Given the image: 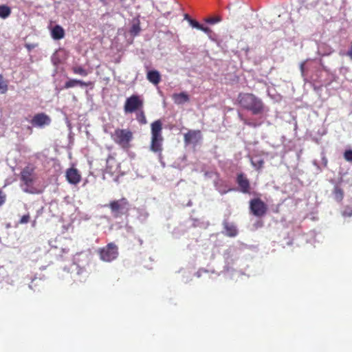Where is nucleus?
Returning a JSON list of instances; mask_svg holds the SVG:
<instances>
[{"mask_svg":"<svg viewBox=\"0 0 352 352\" xmlns=\"http://www.w3.org/2000/svg\"><path fill=\"white\" fill-rule=\"evenodd\" d=\"M237 100L240 107L250 111L254 115L262 114L265 111L263 102L254 94L241 92L238 95Z\"/></svg>","mask_w":352,"mask_h":352,"instance_id":"1","label":"nucleus"},{"mask_svg":"<svg viewBox=\"0 0 352 352\" xmlns=\"http://www.w3.org/2000/svg\"><path fill=\"white\" fill-rule=\"evenodd\" d=\"M162 130L163 123L160 119L151 123L150 150L153 153H161L162 152L164 141Z\"/></svg>","mask_w":352,"mask_h":352,"instance_id":"2","label":"nucleus"},{"mask_svg":"<svg viewBox=\"0 0 352 352\" xmlns=\"http://www.w3.org/2000/svg\"><path fill=\"white\" fill-rule=\"evenodd\" d=\"M110 137L116 144L122 149H129L133 140V133L129 129L117 128L110 134Z\"/></svg>","mask_w":352,"mask_h":352,"instance_id":"3","label":"nucleus"},{"mask_svg":"<svg viewBox=\"0 0 352 352\" xmlns=\"http://www.w3.org/2000/svg\"><path fill=\"white\" fill-rule=\"evenodd\" d=\"M23 184L25 186L24 190L26 192L31 193L41 192L38 176L34 172V165L28 164L23 169Z\"/></svg>","mask_w":352,"mask_h":352,"instance_id":"4","label":"nucleus"},{"mask_svg":"<svg viewBox=\"0 0 352 352\" xmlns=\"http://www.w3.org/2000/svg\"><path fill=\"white\" fill-rule=\"evenodd\" d=\"M107 206L114 218H120L123 215L128 216L129 214L131 205L126 198L122 197L112 200Z\"/></svg>","mask_w":352,"mask_h":352,"instance_id":"5","label":"nucleus"},{"mask_svg":"<svg viewBox=\"0 0 352 352\" xmlns=\"http://www.w3.org/2000/svg\"><path fill=\"white\" fill-rule=\"evenodd\" d=\"M144 107V100L140 96L133 94L125 100L124 111L125 113H135L140 108Z\"/></svg>","mask_w":352,"mask_h":352,"instance_id":"6","label":"nucleus"},{"mask_svg":"<svg viewBox=\"0 0 352 352\" xmlns=\"http://www.w3.org/2000/svg\"><path fill=\"white\" fill-rule=\"evenodd\" d=\"M249 208L251 213L256 217H262L268 210L267 205L260 198L250 199Z\"/></svg>","mask_w":352,"mask_h":352,"instance_id":"7","label":"nucleus"},{"mask_svg":"<svg viewBox=\"0 0 352 352\" xmlns=\"http://www.w3.org/2000/svg\"><path fill=\"white\" fill-rule=\"evenodd\" d=\"M99 254L101 260L109 262L117 258L118 256V249L116 245L109 243L99 250Z\"/></svg>","mask_w":352,"mask_h":352,"instance_id":"8","label":"nucleus"},{"mask_svg":"<svg viewBox=\"0 0 352 352\" xmlns=\"http://www.w3.org/2000/svg\"><path fill=\"white\" fill-rule=\"evenodd\" d=\"M51 118L50 116L44 113L35 114L30 120V123L34 126L43 127L50 125Z\"/></svg>","mask_w":352,"mask_h":352,"instance_id":"9","label":"nucleus"},{"mask_svg":"<svg viewBox=\"0 0 352 352\" xmlns=\"http://www.w3.org/2000/svg\"><path fill=\"white\" fill-rule=\"evenodd\" d=\"M236 183L239 186V190L243 193L250 192V179H248L247 176L244 173H240L237 175L236 179Z\"/></svg>","mask_w":352,"mask_h":352,"instance_id":"10","label":"nucleus"},{"mask_svg":"<svg viewBox=\"0 0 352 352\" xmlns=\"http://www.w3.org/2000/svg\"><path fill=\"white\" fill-rule=\"evenodd\" d=\"M201 138V132L200 130H189L188 133H185L184 135V140L186 145L190 144V143L197 144Z\"/></svg>","mask_w":352,"mask_h":352,"instance_id":"11","label":"nucleus"},{"mask_svg":"<svg viewBox=\"0 0 352 352\" xmlns=\"http://www.w3.org/2000/svg\"><path fill=\"white\" fill-rule=\"evenodd\" d=\"M120 164L116 161V157L110 154L106 160V172L109 173L111 175L118 173Z\"/></svg>","mask_w":352,"mask_h":352,"instance_id":"12","label":"nucleus"},{"mask_svg":"<svg viewBox=\"0 0 352 352\" xmlns=\"http://www.w3.org/2000/svg\"><path fill=\"white\" fill-rule=\"evenodd\" d=\"M66 179L69 183L72 184H77L81 180V176L76 168H70L66 171Z\"/></svg>","mask_w":352,"mask_h":352,"instance_id":"13","label":"nucleus"},{"mask_svg":"<svg viewBox=\"0 0 352 352\" xmlns=\"http://www.w3.org/2000/svg\"><path fill=\"white\" fill-rule=\"evenodd\" d=\"M94 85L92 81H83L78 79H70L65 82L64 87L66 89L80 85V87H92Z\"/></svg>","mask_w":352,"mask_h":352,"instance_id":"14","label":"nucleus"},{"mask_svg":"<svg viewBox=\"0 0 352 352\" xmlns=\"http://www.w3.org/2000/svg\"><path fill=\"white\" fill-rule=\"evenodd\" d=\"M65 32L62 26L56 25L51 30V36L54 39H60L64 38Z\"/></svg>","mask_w":352,"mask_h":352,"instance_id":"15","label":"nucleus"},{"mask_svg":"<svg viewBox=\"0 0 352 352\" xmlns=\"http://www.w3.org/2000/svg\"><path fill=\"white\" fill-rule=\"evenodd\" d=\"M147 79L151 83L157 85L161 80L160 73L156 70H152L147 72Z\"/></svg>","mask_w":352,"mask_h":352,"instance_id":"16","label":"nucleus"},{"mask_svg":"<svg viewBox=\"0 0 352 352\" xmlns=\"http://www.w3.org/2000/svg\"><path fill=\"white\" fill-rule=\"evenodd\" d=\"M224 229L226 230V234L227 236L235 237L238 234L236 226L230 224V223L225 222L223 224Z\"/></svg>","mask_w":352,"mask_h":352,"instance_id":"17","label":"nucleus"},{"mask_svg":"<svg viewBox=\"0 0 352 352\" xmlns=\"http://www.w3.org/2000/svg\"><path fill=\"white\" fill-rule=\"evenodd\" d=\"M12 160L11 155L8 158V163L10 168L12 169V170L14 172V174L16 175L21 180H22V168L21 166V161H19L18 163H16L14 166L12 164Z\"/></svg>","mask_w":352,"mask_h":352,"instance_id":"18","label":"nucleus"},{"mask_svg":"<svg viewBox=\"0 0 352 352\" xmlns=\"http://www.w3.org/2000/svg\"><path fill=\"white\" fill-rule=\"evenodd\" d=\"M173 100L176 104H183L189 101V96L186 92L173 94Z\"/></svg>","mask_w":352,"mask_h":352,"instance_id":"19","label":"nucleus"},{"mask_svg":"<svg viewBox=\"0 0 352 352\" xmlns=\"http://www.w3.org/2000/svg\"><path fill=\"white\" fill-rule=\"evenodd\" d=\"M135 114V119L140 125H145L148 122L146 118L145 111L143 109H138Z\"/></svg>","mask_w":352,"mask_h":352,"instance_id":"20","label":"nucleus"},{"mask_svg":"<svg viewBox=\"0 0 352 352\" xmlns=\"http://www.w3.org/2000/svg\"><path fill=\"white\" fill-rule=\"evenodd\" d=\"M333 194L338 202H341L344 197V191L338 186H334Z\"/></svg>","mask_w":352,"mask_h":352,"instance_id":"21","label":"nucleus"},{"mask_svg":"<svg viewBox=\"0 0 352 352\" xmlns=\"http://www.w3.org/2000/svg\"><path fill=\"white\" fill-rule=\"evenodd\" d=\"M72 71L76 74V75H80L82 76H88V72L87 70H85V68L81 67V65H76L75 67H73L72 68Z\"/></svg>","mask_w":352,"mask_h":352,"instance_id":"22","label":"nucleus"},{"mask_svg":"<svg viewBox=\"0 0 352 352\" xmlns=\"http://www.w3.org/2000/svg\"><path fill=\"white\" fill-rule=\"evenodd\" d=\"M11 13L10 8L5 5L0 6V18L6 19Z\"/></svg>","mask_w":352,"mask_h":352,"instance_id":"23","label":"nucleus"},{"mask_svg":"<svg viewBox=\"0 0 352 352\" xmlns=\"http://www.w3.org/2000/svg\"><path fill=\"white\" fill-rule=\"evenodd\" d=\"M8 90V84L4 80L2 75L0 74V94H5Z\"/></svg>","mask_w":352,"mask_h":352,"instance_id":"24","label":"nucleus"},{"mask_svg":"<svg viewBox=\"0 0 352 352\" xmlns=\"http://www.w3.org/2000/svg\"><path fill=\"white\" fill-rule=\"evenodd\" d=\"M221 20H222V19L221 16H219V15H217L216 16H213V17H208L204 19L205 22L210 23V24H214V23H216L218 22H221Z\"/></svg>","mask_w":352,"mask_h":352,"instance_id":"25","label":"nucleus"},{"mask_svg":"<svg viewBox=\"0 0 352 352\" xmlns=\"http://www.w3.org/2000/svg\"><path fill=\"white\" fill-rule=\"evenodd\" d=\"M344 158L347 162H352V150L348 149L344 152Z\"/></svg>","mask_w":352,"mask_h":352,"instance_id":"26","label":"nucleus"},{"mask_svg":"<svg viewBox=\"0 0 352 352\" xmlns=\"http://www.w3.org/2000/svg\"><path fill=\"white\" fill-rule=\"evenodd\" d=\"M189 23L192 27L201 30V25L198 21H195V19H189Z\"/></svg>","mask_w":352,"mask_h":352,"instance_id":"27","label":"nucleus"},{"mask_svg":"<svg viewBox=\"0 0 352 352\" xmlns=\"http://www.w3.org/2000/svg\"><path fill=\"white\" fill-rule=\"evenodd\" d=\"M252 164L257 169L262 168L263 164H264V160H260L256 162V163H254V162H252Z\"/></svg>","mask_w":352,"mask_h":352,"instance_id":"28","label":"nucleus"},{"mask_svg":"<svg viewBox=\"0 0 352 352\" xmlns=\"http://www.w3.org/2000/svg\"><path fill=\"white\" fill-rule=\"evenodd\" d=\"M6 200V195L0 190V207L4 204Z\"/></svg>","mask_w":352,"mask_h":352,"instance_id":"29","label":"nucleus"},{"mask_svg":"<svg viewBox=\"0 0 352 352\" xmlns=\"http://www.w3.org/2000/svg\"><path fill=\"white\" fill-rule=\"evenodd\" d=\"M243 122L245 125H248V126H253V127H255L257 126V124H256V123L254 122H250L248 121V120H243Z\"/></svg>","mask_w":352,"mask_h":352,"instance_id":"30","label":"nucleus"},{"mask_svg":"<svg viewBox=\"0 0 352 352\" xmlns=\"http://www.w3.org/2000/svg\"><path fill=\"white\" fill-rule=\"evenodd\" d=\"M201 30H202L204 33L210 34L211 33V29L208 28V27H205L201 25Z\"/></svg>","mask_w":352,"mask_h":352,"instance_id":"31","label":"nucleus"},{"mask_svg":"<svg viewBox=\"0 0 352 352\" xmlns=\"http://www.w3.org/2000/svg\"><path fill=\"white\" fill-rule=\"evenodd\" d=\"M346 54L349 56L350 59L352 60V42L351 43V45L346 52Z\"/></svg>","mask_w":352,"mask_h":352,"instance_id":"32","label":"nucleus"},{"mask_svg":"<svg viewBox=\"0 0 352 352\" xmlns=\"http://www.w3.org/2000/svg\"><path fill=\"white\" fill-rule=\"evenodd\" d=\"M132 29V32L135 34H138V32H139L140 28L138 25H133Z\"/></svg>","mask_w":352,"mask_h":352,"instance_id":"33","label":"nucleus"},{"mask_svg":"<svg viewBox=\"0 0 352 352\" xmlns=\"http://www.w3.org/2000/svg\"><path fill=\"white\" fill-rule=\"evenodd\" d=\"M36 45L34 44H26L25 47L28 48V50H31L35 47Z\"/></svg>","mask_w":352,"mask_h":352,"instance_id":"34","label":"nucleus"},{"mask_svg":"<svg viewBox=\"0 0 352 352\" xmlns=\"http://www.w3.org/2000/svg\"><path fill=\"white\" fill-rule=\"evenodd\" d=\"M30 217L28 214H23V223H28L29 221Z\"/></svg>","mask_w":352,"mask_h":352,"instance_id":"35","label":"nucleus"},{"mask_svg":"<svg viewBox=\"0 0 352 352\" xmlns=\"http://www.w3.org/2000/svg\"><path fill=\"white\" fill-rule=\"evenodd\" d=\"M32 131H33V130H32V126H28L26 129V133L28 134H32Z\"/></svg>","mask_w":352,"mask_h":352,"instance_id":"36","label":"nucleus"},{"mask_svg":"<svg viewBox=\"0 0 352 352\" xmlns=\"http://www.w3.org/2000/svg\"><path fill=\"white\" fill-rule=\"evenodd\" d=\"M322 161H323V163L324 164V166L326 167V166H327V164H328V160H327V158L325 157H322Z\"/></svg>","mask_w":352,"mask_h":352,"instance_id":"37","label":"nucleus"},{"mask_svg":"<svg viewBox=\"0 0 352 352\" xmlns=\"http://www.w3.org/2000/svg\"><path fill=\"white\" fill-rule=\"evenodd\" d=\"M304 66H305V64H304V63H302V64L300 65V69H301V71H302V72H303V71H304Z\"/></svg>","mask_w":352,"mask_h":352,"instance_id":"38","label":"nucleus"},{"mask_svg":"<svg viewBox=\"0 0 352 352\" xmlns=\"http://www.w3.org/2000/svg\"><path fill=\"white\" fill-rule=\"evenodd\" d=\"M99 1H100V2H102L103 3H106L107 0H99Z\"/></svg>","mask_w":352,"mask_h":352,"instance_id":"39","label":"nucleus"},{"mask_svg":"<svg viewBox=\"0 0 352 352\" xmlns=\"http://www.w3.org/2000/svg\"><path fill=\"white\" fill-rule=\"evenodd\" d=\"M20 223H22V218L19 220Z\"/></svg>","mask_w":352,"mask_h":352,"instance_id":"40","label":"nucleus"}]
</instances>
